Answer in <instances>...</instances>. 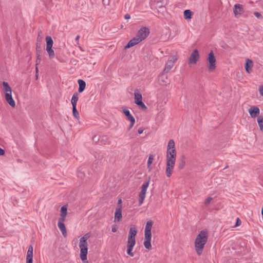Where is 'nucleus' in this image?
I'll list each match as a JSON object with an SVG mask.
<instances>
[{
  "label": "nucleus",
  "mask_w": 263,
  "mask_h": 263,
  "mask_svg": "<svg viewBox=\"0 0 263 263\" xmlns=\"http://www.w3.org/2000/svg\"><path fill=\"white\" fill-rule=\"evenodd\" d=\"M176 155L174 141L172 139L170 140L168 142L166 155L165 173L167 177H170L172 174L176 162Z\"/></svg>",
  "instance_id": "1"
},
{
  "label": "nucleus",
  "mask_w": 263,
  "mask_h": 263,
  "mask_svg": "<svg viewBox=\"0 0 263 263\" xmlns=\"http://www.w3.org/2000/svg\"><path fill=\"white\" fill-rule=\"evenodd\" d=\"M208 232L205 230L201 231L197 235L195 240V248L198 255H200L202 254L208 241Z\"/></svg>",
  "instance_id": "2"
},
{
  "label": "nucleus",
  "mask_w": 263,
  "mask_h": 263,
  "mask_svg": "<svg viewBox=\"0 0 263 263\" xmlns=\"http://www.w3.org/2000/svg\"><path fill=\"white\" fill-rule=\"evenodd\" d=\"M149 33V31L147 28L145 27L141 28L138 31L136 36L129 41L125 46V48H128L138 44L145 40L148 36Z\"/></svg>",
  "instance_id": "3"
},
{
  "label": "nucleus",
  "mask_w": 263,
  "mask_h": 263,
  "mask_svg": "<svg viewBox=\"0 0 263 263\" xmlns=\"http://www.w3.org/2000/svg\"><path fill=\"white\" fill-rule=\"evenodd\" d=\"M90 236V233H87L84 235L79 240L80 256L83 261L87 260V255L88 253V243L87 241Z\"/></svg>",
  "instance_id": "4"
},
{
  "label": "nucleus",
  "mask_w": 263,
  "mask_h": 263,
  "mask_svg": "<svg viewBox=\"0 0 263 263\" xmlns=\"http://www.w3.org/2000/svg\"><path fill=\"white\" fill-rule=\"evenodd\" d=\"M153 224V222L152 220H149L147 221L145 231H144V246L145 248L147 249H151L152 248L151 245V239H152V233L151 230L152 228V226Z\"/></svg>",
  "instance_id": "5"
},
{
  "label": "nucleus",
  "mask_w": 263,
  "mask_h": 263,
  "mask_svg": "<svg viewBox=\"0 0 263 263\" xmlns=\"http://www.w3.org/2000/svg\"><path fill=\"white\" fill-rule=\"evenodd\" d=\"M3 90L5 93V98L7 102L12 107L15 106V103L12 97V89L9 84L6 82H3Z\"/></svg>",
  "instance_id": "6"
},
{
  "label": "nucleus",
  "mask_w": 263,
  "mask_h": 263,
  "mask_svg": "<svg viewBox=\"0 0 263 263\" xmlns=\"http://www.w3.org/2000/svg\"><path fill=\"white\" fill-rule=\"evenodd\" d=\"M150 178L148 180L144 182L141 186V191L139 195V204L140 205L143 204V201L145 197L147 189L149 186Z\"/></svg>",
  "instance_id": "7"
},
{
  "label": "nucleus",
  "mask_w": 263,
  "mask_h": 263,
  "mask_svg": "<svg viewBox=\"0 0 263 263\" xmlns=\"http://www.w3.org/2000/svg\"><path fill=\"white\" fill-rule=\"evenodd\" d=\"M46 50L50 58H53L54 57V51L52 49L53 44V40L51 36H47L46 37Z\"/></svg>",
  "instance_id": "8"
},
{
  "label": "nucleus",
  "mask_w": 263,
  "mask_h": 263,
  "mask_svg": "<svg viewBox=\"0 0 263 263\" xmlns=\"http://www.w3.org/2000/svg\"><path fill=\"white\" fill-rule=\"evenodd\" d=\"M208 67L209 70L213 71L216 68V60L214 54L211 51L207 58Z\"/></svg>",
  "instance_id": "9"
},
{
  "label": "nucleus",
  "mask_w": 263,
  "mask_h": 263,
  "mask_svg": "<svg viewBox=\"0 0 263 263\" xmlns=\"http://www.w3.org/2000/svg\"><path fill=\"white\" fill-rule=\"evenodd\" d=\"M134 100L135 104L138 105L139 107L144 110L147 108L142 102V96L138 89H136L134 92Z\"/></svg>",
  "instance_id": "10"
},
{
  "label": "nucleus",
  "mask_w": 263,
  "mask_h": 263,
  "mask_svg": "<svg viewBox=\"0 0 263 263\" xmlns=\"http://www.w3.org/2000/svg\"><path fill=\"white\" fill-rule=\"evenodd\" d=\"M177 59H178L176 56H172L169 59L166 63L165 68L163 70V72L164 73H167L170 71V70L173 67L174 64L177 61Z\"/></svg>",
  "instance_id": "11"
},
{
  "label": "nucleus",
  "mask_w": 263,
  "mask_h": 263,
  "mask_svg": "<svg viewBox=\"0 0 263 263\" xmlns=\"http://www.w3.org/2000/svg\"><path fill=\"white\" fill-rule=\"evenodd\" d=\"M137 230L135 226L132 227L129 231L127 242L136 243L135 236Z\"/></svg>",
  "instance_id": "12"
},
{
  "label": "nucleus",
  "mask_w": 263,
  "mask_h": 263,
  "mask_svg": "<svg viewBox=\"0 0 263 263\" xmlns=\"http://www.w3.org/2000/svg\"><path fill=\"white\" fill-rule=\"evenodd\" d=\"M199 58V54L197 49L193 50L189 59V64H195Z\"/></svg>",
  "instance_id": "13"
},
{
  "label": "nucleus",
  "mask_w": 263,
  "mask_h": 263,
  "mask_svg": "<svg viewBox=\"0 0 263 263\" xmlns=\"http://www.w3.org/2000/svg\"><path fill=\"white\" fill-rule=\"evenodd\" d=\"M122 206L118 205L115 210V217H114V222H119L121 220L122 217Z\"/></svg>",
  "instance_id": "14"
},
{
  "label": "nucleus",
  "mask_w": 263,
  "mask_h": 263,
  "mask_svg": "<svg viewBox=\"0 0 263 263\" xmlns=\"http://www.w3.org/2000/svg\"><path fill=\"white\" fill-rule=\"evenodd\" d=\"M248 112L252 118H255L259 114L260 109L257 106H253L248 109Z\"/></svg>",
  "instance_id": "15"
},
{
  "label": "nucleus",
  "mask_w": 263,
  "mask_h": 263,
  "mask_svg": "<svg viewBox=\"0 0 263 263\" xmlns=\"http://www.w3.org/2000/svg\"><path fill=\"white\" fill-rule=\"evenodd\" d=\"M64 218H59L58 226L59 229L61 231L64 237H66L67 235V231H66V227L64 223Z\"/></svg>",
  "instance_id": "16"
},
{
  "label": "nucleus",
  "mask_w": 263,
  "mask_h": 263,
  "mask_svg": "<svg viewBox=\"0 0 263 263\" xmlns=\"http://www.w3.org/2000/svg\"><path fill=\"white\" fill-rule=\"evenodd\" d=\"M33 248L32 246H30L27 253L26 263H32Z\"/></svg>",
  "instance_id": "17"
},
{
  "label": "nucleus",
  "mask_w": 263,
  "mask_h": 263,
  "mask_svg": "<svg viewBox=\"0 0 263 263\" xmlns=\"http://www.w3.org/2000/svg\"><path fill=\"white\" fill-rule=\"evenodd\" d=\"M253 62L250 59H247L245 63V69L248 73H250L252 71Z\"/></svg>",
  "instance_id": "18"
},
{
  "label": "nucleus",
  "mask_w": 263,
  "mask_h": 263,
  "mask_svg": "<svg viewBox=\"0 0 263 263\" xmlns=\"http://www.w3.org/2000/svg\"><path fill=\"white\" fill-rule=\"evenodd\" d=\"M243 11L242 6L240 4H235L234 6L233 12L236 16L239 15Z\"/></svg>",
  "instance_id": "19"
},
{
  "label": "nucleus",
  "mask_w": 263,
  "mask_h": 263,
  "mask_svg": "<svg viewBox=\"0 0 263 263\" xmlns=\"http://www.w3.org/2000/svg\"><path fill=\"white\" fill-rule=\"evenodd\" d=\"M135 244L136 243L127 242V253L128 255H129L131 257H133L134 256V254L132 252V251Z\"/></svg>",
  "instance_id": "20"
},
{
  "label": "nucleus",
  "mask_w": 263,
  "mask_h": 263,
  "mask_svg": "<svg viewBox=\"0 0 263 263\" xmlns=\"http://www.w3.org/2000/svg\"><path fill=\"white\" fill-rule=\"evenodd\" d=\"M123 112L126 116L127 120H129V121H133L135 120L134 117L132 115L128 110L124 108L123 109Z\"/></svg>",
  "instance_id": "21"
},
{
  "label": "nucleus",
  "mask_w": 263,
  "mask_h": 263,
  "mask_svg": "<svg viewBox=\"0 0 263 263\" xmlns=\"http://www.w3.org/2000/svg\"><path fill=\"white\" fill-rule=\"evenodd\" d=\"M78 83L79 85V90H78L79 92H82L85 89V88L86 87V83L84 81L81 80V79L78 80Z\"/></svg>",
  "instance_id": "22"
},
{
  "label": "nucleus",
  "mask_w": 263,
  "mask_h": 263,
  "mask_svg": "<svg viewBox=\"0 0 263 263\" xmlns=\"http://www.w3.org/2000/svg\"><path fill=\"white\" fill-rule=\"evenodd\" d=\"M154 160V156L153 155H150L149 156L148 160H147V168L148 169V171H151L152 169V164Z\"/></svg>",
  "instance_id": "23"
},
{
  "label": "nucleus",
  "mask_w": 263,
  "mask_h": 263,
  "mask_svg": "<svg viewBox=\"0 0 263 263\" xmlns=\"http://www.w3.org/2000/svg\"><path fill=\"white\" fill-rule=\"evenodd\" d=\"M183 15L185 19H191L192 16V12L190 10H185L183 12Z\"/></svg>",
  "instance_id": "24"
},
{
  "label": "nucleus",
  "mask_w": 263,
  "mask_h": 263,
  "mask_svg": "<svg viewBox=\"0 0 263 263\" xmlns=\"http://www.w3.org/2000/svg\"><path fill=\"white\" fill-rule=\"evenodd\" d=\"M67 209L65 206H63L61 208L60 211L61 217L60 218H64L65 219V217L67 215Z\"/></svg>",
  "instance_id": "25"
},
{
  "label": "nucleus",
  "mask_w": 263,
  "mask_h": 263,
  "mask_svg": "<svg viewBox=\"0 0 263 263\" xmlns=\"http://www.w3.org/2000/svg\"><path fill=\"white\" fill-rule=\"evenodd\" d=\"M78 99L79 97L77 93H75L72 96L71 101L72 106H76Z\"/></svg>",
  "instance_id": "26"
},
{
  "label": "nucleus",
  "mask_w": 263,
  "mask_h": 263,
  "mask_svg": "<svg viewBox=\"0 0 263 263\" xmlns=\"http://www.w3.org/2000/svg\"><path fill=\"white\" fill-rule=\"evenodd\" d=\"M257 122L259 129L261 131L263 132V116H259L257 118Z\"/></svg>",
  "instance_id": "27"
},
{
  "label": "nucleus",
  "mask_w": 263,
  "mask_h": 263,
  "mask_svg": "<svg viewBox=\"0 0 263 263\" xmlns=\"http://www.w3.org/2000/svg\"><path fill=\"white\" fill-rule=\"evenodd\" d=\"M100 141L104 144H109L110 142L106 136H103L100 138Z\"/></svg>",
  "instance_id": "28"
},
{
  "label": "nucleus",
  "mask_w": 263,
  "mask_h": 263,
  "mask_svg": "<svg viewBox=\"0 0 263 263\" xmlns=\"http://www.w3.org/2000/svg\"><path fill=\"white\" fill-rule=\"evenodd\" d=\"M72 114L73 116L77 118L78 119L79 117V114L78 111L77 110L76 108V106H72Z\"/></svg>",
  "instance_id": "29"
},
{
  "label": "nucleus",
  "mask_w": 263,
  "mask_h": 263,
  "mask_svg": "<svg viewBox=\"0 0 263 263\" xmlns=\"http://www.w3.org/2000/svg\"><path fill=\"white\" fill-rule=\"evenodd\" d=\"M185 164V159L184 158H182L179 164V166H178L180 170L182 169L184 167Z\"/></svg>",
  "instance_id": "30"
},
{
  "label": "nucleus",
  "mask_w": 263,
  "mask_h": 263,
  "mask_svg": "<svg viewBox=\"0 0 263 263\" xmlns=\"http://www.w3.org/2000/svg\"><path fill=\"white\" fill-rule=\"evenodd\" d=\"M212 200V198L209 197L206 199H205V200H204V203L205 205H208L210 203V202H211Z\"/></svg>",
  "instance_id": "31"
},
{
  "label": "nucleus",
  "mask_w": 263,
  "mask_h": 263,
  "mask_svg": "<svg viewBox=\"0 0 263 263\" xmlns=\"http://www.w3.org/2000/svg\"><path fill=\"white\" fill-rule=\"evenodd\" d=\"M160 80L161 82H163V83H166V80H167V77L166 76H165L163 74H162V75L160 76Z\"/></svg>",
  "instance_id": "32"
},
{
  "label": "nucleus",
  "mask_w": 263,
  "mask_h": 263,
  "mask_svg": "<svg viewBox=\"0 0 263 263\" xmlns=\"http://www.w3.org/2000/svg\"><path fill=\"white\" fill-rule=\"evenodd\" d=\"M259 91L260 93V95L263 97V85H260L259 86Z\"/></svg>",
  "instance_id": "33"
},
{
  "label": "nucleus",
  "mask_w": 263,
  "mask_h": 263,
  "mask_svg": "<svg viewBox=\"0 0 263 263\" xmlns=\"http://www.w3.org/2000/svg\"><path fill=\"white\" fill-rule=\"evenodd\" d=\"M130 125L128 128V129L129 130L134 126L135 123V120L133 121H130Z\"/></svg>",
  "instance_id": "34"
},
{
  "label": "nucleus",
  "mask_w": 263,
  "mask_h": 263,
  "mask_svg": "<svg viewBox=\"0 0 263 263\" xmlns=\"http://www.w3.org/2000/svg\"><path fill=\"white\" fill-rule=\"evenodd\" d=\"M254 15H255L256 17H257V18H261V14H260V13L258 12H255L254 13Z\"/></svg>",
  "instance_id": "35"
},
{
  "label": "nucleus",
  "mask_w": 263,
  "mask_h": 263,
  "mask_svg": "<svg viewBox=\"0 0 263 263\" xmlns=\"http://www.w3.org/2000/svg\"><path fill=\"white\" fill-rule=\"evenodd\" d=\"M143 130H144V129L142 127H140L138 129V133L139 134H141L143 133Z\"/></svg>",
  "instance_id": "36"
},
{
  "label": "nucleus",
  "mask_w": 263,
  "mask_h": 263,
  "mask_svg": "<svg viewBox=\"0 0 263 263\" xmlns=\"http://www.w3.org/2000/svg\"><path fill=\"white\" fill-rule=\"evenodd\" d=\"M111 231L112 232H116L117 231V228L116 226H113L112 227Z\"/></svg>",
  "instance_id": "37"
},
{
  "label": "nucleus",
  "mask_w": 263,
  "mask_h": 263,
  "mask_svg": "<svg viewBox=\"0 0 263 263\" xmlns=\"http://www.w3.org/2000/svg\"><path fill=\"white\" fill-rule=\"evenodd\" d=\"M4 154H5L4 150L0 147V156H3Z\"/></svg>",
  "instance_id": "38"
},
{
  "label": "nucleus",
  "mask_w": 263,
  "mask_h": 263,
  "mask_svg": "<svg viewBox=\"0 0 263 263\" xmlns=\"http://www.w3.org/2000/svg\"><path fill=\"white\" fill-rule=\"evenodd\" d=\"M240 223H241L240 220H239V218H237L235 226L236 227V226H239L240 224Z\"/></svg>",
  "instance_id": "39"
},
{
  "label": "nucleus",
  "mask_w": 263,
  "mask_h": 263,
  "mask_svg": "<svg viewBox=\"0 0 263 263\" xmlns=\"http://www.w3.org/2000/svg\"><path fill=\"white\" fill-rule=\"evenodd\" d=\"M79 38H80V35H78L76 39H75V40H76V42H77V43L78 44H79Z\"/></svg>",
  "instance_id": "40"
},
{
  "label": "nucleus",
  "mask_w": 263,
  "mask_h": 263,
  "mask_svg": "<svg viewBox=\"0 0 263 263\" xmlns=\"http://www.w3.org/2000/svg\"><path fill=\"white\" fill-rule=\"evenodd\" d=\"M124 18L125 19H126V20H128V19H129L130 18V15L127 14L125 15Z\"/></svg>",
  "instance_id": "41"
},
{
  "label": "nucleus",
  "mask_w": 263,
  "mask_h": 263,
  "mask_svg": "<svg viewBox=\"0 0 263 263\" xmlns=\"http://www.w3.org/2000/svg\"><path fill=\"white\" fill-rule=\"evenodd\" d=\"M121 203H122V199H119L118 200V204H119V205H121Z\"/></svg>",
  "instance_id": "42"
},
{
  "label": "nucleus",
  "mask_w": 263,
  "mask_h": 263,
  "mask_svg": "<svg viewBox=\"0 0 263 263\" xmlns=\"http://www.w3.org/2000/svg\"><path fill=\"white\" fill-rule=\"evenodd\" d=\"M38 57H39V56H38ZM40 59H39V58H38L37 60V63H36V65H37L38 64V63L40 62Z\"/></svg>",
  "instance_id": "43"
},
{
  "label": "nucleus",
  "mask_w": 263,
  "mask_h": 263,
  "mask_svg": "<svg viewBox=\"0 0 263 263\" xmlns=\"http://www.w3.org/2000/svg\"><path fill=\"white\" fill-rule=\"evenodd\" d=\"M35 70H36V73H37V72H38V69H37V67H36V69Z\"/></svg>",
  "instance_id": "44"
},
{
  "label": "nucleus",
  "mask_w": 263,
  "mask_h": 263,
  "mask_svg": "<svg viewBox=\"0 0 263 263\" xmlns=\"http://www.w3.org/2000/svg\"><path fill=\"white\" fill-rule=\"evenodd\" d=\"M37 77H38V75H37V74L36 73V79H37Z\"/></svg>",
  "instance_id": "45"
}]
</instances>
